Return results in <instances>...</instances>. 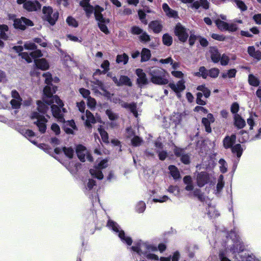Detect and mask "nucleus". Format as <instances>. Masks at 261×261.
<instances>
[{
  "label": "nucleus",
  "instance_id": "nucleus-36",
  "mask_svg": "<svg viewBox=\"0 0 261 261\" xmlns=\"http://www.w3.org/2000/svg\"><path fill=\"white\" fill-rule=\"evenodd\" d=\"M38 110L41 113L44 114L48 109V107L43 102L38 101L37 102Z\"/></svg>",
  "mask_w": 261,
  "mask_h": 261
},
{
  "label": "nucleus",
  "instance_id": "nucleus-44",
  "mask_svg": "<svg viewBox=\"0 0 261 261\" xmlns=\"http://www.w3.org/2000/svg\"><path fill=\"white\" fill-rule=\"evenodd\" d=\"M236 70L234 69H230L228 70L226 72L223 73L222 74V77L223 78L233 77L236 76Z\"/></svg>",
  "mask_w": 261,
  "mask_h": 261
},
{
  "label": "nucleus",
  "instance_id": "nucleus-45",
  "mask_svg": "<svg viewBox=\"0 0 261 261\" xmlns=\"http://www.w3.org/2000/svg\"><path fill=\"white\" fill-rule=\"evenodd\" d=\"M228 251H222L219 253V258L221 261H231L228 258Z\"/></svg>",
  "mask_w": 261,
  "mask_h": 261
},
{
  "label": "nucleus",
  "instance_id": "nucleus-24",
  "mask_svg": "<svg viewBox=\"0 0 261 261\" xmlns=\"http://www.w3.org/2000/svg\"><path fill=\"white\" fill-rule=\"evenodd\" d=\"M159 62L162 64H170L172 66V69L175 70L179 67L178 62H174L171 57H168L165 59H161Z\"/></svg>",
  "mask_w": 261,
  "mask_h": 261
},
{
  "label": "nucleus",
  "instance_id": "nucleus-32",
  "mask_svg": "<svg viewBox=\"0 0 261 261\" xmlns=\"http://www.w3.org/2000/svg\"><path fill=\"white\" fill-rule=\"evenodd\" d=\"M195 75L198 76H202L203 79H206L208 76V70L203 66L200 67L199 71L195 73Z\"/></svg>",
  "mask_w": 261,
  "mask_h": 261
},
{
  "label": "nucleus",
  "instance_id": "nucleus-8",
  "mask_svg": "<svg viewBox=\"0 0 261 261\" xmlns=\"http://www.w3.org/2000/svg\"><path fill=\"white\" fill-rule=\"evenodd\" d=\"M32 119H36V121H34L39 128V131L43 133L46 130V122L47 120L44 116L40 115L37 112H34L31 116Z\"/></svg>",
  "mask_w": 261,
  "mask_h": 261
},
{
  "label": "nucleus",
  "instance_id": "nucleus-60",
  "mask_svg": "<svg viewBox=\"0 0 261 261\" xmlns=\"http://www.w3.org/2000/svg\"><path fill=\"white\" fill-rule=\"evenodd\" d=\"M138 15L140 19L141 20L142 22L146 24L147 23V21L145 19L146 14L142 10H139L138 11Z\"/></svg>",
  "mask_w": 261,
  "mask_h": 261
},
{
  "label": "nucleus",
  "instance_id": "nucleus-37",
  "mask_svg": "<svg viewBox=\"0 0 261 261\" xmlns=\"http://www.w3.org/2000/svg\"><path fill=\"white\" fill-rule=\"evenodd\" d=\"M128 60V57L126 54L122 55H118L116 58V62L118 63L123 62L124 64H126Z\"/></svg>",
  "mask_w": 261,
  "mask_h": 261
},
{
  "label": "nucleus",
  "instance_id": "nucleus-35",
  "mask_svg": "<svg viewBox=\"0 0 261 261\" xmlns=\"http://www.w3.org/2000/svg\"><path fill=\"white\" fill-rule=\"evenodd\" d=\"M8 30V27L6 25H1L0 24V37L3 39L6 40L8 38V36L6 33Z\"/></svg>",
  "mask_w": 261,
  "mask_h": 261
},
{
  "label": "nucleus",
  "instance_id": "nucleus-51",
  "mask_svg": "<svg viewBox=\"0 0 261 261\" xmlns=\"http://www.w3.org/2000/svg\"><path fill=\"white\" fill-rule=\"evenodd\" d=\"M99 132L100 134L101 138L104 142L108 143V133L101 128H98Z\"/></svg>",
  "mask_w": 261,
  "mask_h": 261
},
{
  "label": "nucleus",
  "instance_id": "nucleus-19",
  "mask_svg": "<svg viewBox=\"0 0 261 261\" xmlns=\"http://www.w3.org/2000/svg\"><path fill=\"white\" fill-rule=\"evenodd\" d=\"M36 67L42 70H45L49 68V64L45 59H40L34 61Z\"/></svg>",
  "mask_w": 261,
  "mask_h": 261
},
{
  "label": "nucleus",
  "instance_id": "nucleus-2",
  "mask_svg": "<svg viewBox=\"0 0 261 261\" xmlns=\"http://www.w3.org/2000/svg\"><path fill=\"white\" fill-rule=\"evenodd\" d=\"M230 251L234 255V261H257L245 250L244 246L239 240L231 247Z\"/></svg>",
  "mask_w": 261,
  "mask_h": 261
},
{
  "label": "nucleus",
  "instance_id": "nucleus-14",
  "mask_svg": "<svg viewBox=\"0 0 261 261\" xmlns=\"http://www.w3.org/2000/svg\"><path fill=\"white\" fill-rule=\"evenodd\" d=\"M210 179V175L206 172H201L196 175V183L198 187H202L208 182Z\"/></svg>",
  "mask_w": 261,
  "mask_h": 261
},
{
  "label": "nucleus",
  "instance_id": "nucleus-10",
  "mask_svg": "<svg viewBox=\"0 0 261 261\" xmlns=\"http://www.w3.org/2000/svg\"><path fill=\"white\" fill-rule=\"evenodd\" d=\"M107 160H102L94 169H90L91 174L99 179H102L103 176L100 170L107 167Z\"/></svg>",
  "mask_w": 261,
  "mask_h": 261
},
{
  "label": "nucleus",
  "instance_id": "nucleus-18",
  "mask_svg": "<svg viewBox=\"0 0 261 261\" xmlns=\"http://www.w3.org/2000/svg\"><path fill=\"white\" fill-rule=\"evenodd\" d=\"M82 119L85 121V124L88 126H91V124L94 123L96 122L93 114L88 110L86 111L85 115L82 116Z\"/></svg>",
  "mask_w": 261,
  "mask_h": 261
},
{
  "label": "nucleus",
  "instance_id": "nucleus-63",
  "mask_svg": "<svg viewBox=\"0 0 261 261\" xmlns=\"http://www.w3.org/2000/svg\"><path fill=\"white\" fill-rule=\"evenodd\" d=\"M143 32V30L138 27H133L131 29V32L133 34L141 35Z\"/></svg>",
  "mask_w": 261,
  "mask_h": 261
},
{
  "label": "nucleus",
  "instance_id": "nucleus-47",
  "mask_svg": "<svg viewBox=\"0 0 261 261\" xmlns=\"http://www.w3.org/2000/svg\"><path fill=\"white\" fill-rule=\"evenodd\" d=\"M208 76L213 78L217 77L219 74V70L218 68H214L208 70Z\"/></svg>",
  "mask_w": 261,
  "mask_h": 261
},
{
  "label": "nucleus",
  "instance_id": "nucleus-57",
  "mask_svg": "<svg viewBox=\"0 0 261 261\" xmlns=\"http://www.w3.org/2000/svg\"><path fill=\"white\" fill-rule=\"evenodd\" d=\"M220 61L222 65H226L229 62V58L226 55L223 54L220 57Z\"/></svg>",
  "mask_w": 261,
  "mask_h": 261
},
{
  "label": "nucleus",
  "instance_id": "nucleus-30",
  "mask_svg": "<svg viewBox=\"0 0 261 261\" xmlns=\"http://www.w3.org/2000/svg\"><path fill=\"white\" fill-rule=\"evenodd\" d=\"M151 57L150 51L146 48L142 49L141 51V62L148 61Z\"/></svg>",
  "mask_w": 261,
  "mask_h": 261
},
{
  "label": "nucleus",
  "instance_id": "nucleus-12",
  "mask_svg": "<svg viewBox=\"0 0 261 261\" xmlns=\"http://www.w3.org/2000/svg\"><path fill=\"white\" fill-rule=\"evenodd\" d=\"M42 55L41 51L38 49H36L31 52L30 54L25 52L19 54V56H20L21 58L24 59L28 63H31L33 59H34L35 61L36 60V59L41 57Z\"/></svg>",
  "mask_w": 261,
  "mask_h": 261
},
{
  "label": "nucleus",
  "instance_id": "nucleus-52",
  "mask_svg": "<svg viewBox=\"0 0 261 261\" xmlns=\"http://www.w3.org/2000/svg\"><path fill=\"white\" fill-rule=\"evenodd\" d=\"M139 39L142 42H149L150 40V36L147 33L145 32H143L140 36H139Z\"/></svg>",
  "mask_w": 261,
  "mask_h": 261
},
{
  "label": "nucleus",
  "instance_id": "nucleus-55",
  "mask_svg": "<svg viewBox=\"0 0 261 261\" xmlns=\"http://www.w3.org/2000/svg\"><path fill=\"white\" fill-rule=\"evenodd\" d=\"M223 176L221 175L219 176V178L218 179V184L217 185V190L218 192H220L223 187L224 182H223Z\"/></svg>",
  "mask_w": 261,
  "mask_h": 261
},
{
  "label": "nucleus",
  "instance_id": "nucleus-27",
  "mask_svg": "<svg viewBox=\"0 0 261 261\" xmlns=\"http://www.w3.org/2000/svg\"><path fill=\"white\" fill-rule=\"evenodd\" d=\"M175 153L178 156H181V161L185 164H188L190 163V158L187 154H182V150L180 149H176Z\"/></svg>",
  "mask_w": 261,
  "mask_h": 261
},
{
  "label": "nucleus",
  "instance_id": "nucleus-28",
  "mask_svg": "<svg viewBox=\"0 0 261 261\" xmlns=\"http://www.w3.org/2000/svg\"><path fill=\"white\" fill-rule=\"evenodd\" d=\"M234 119V124L239 128H242L245 125V120L239 115L236 114Z\"/></svg>",
  "mask_w": 261,
  "mask_h": 261
},
{
  "label": "nucleus",
  "instance_id": "nucleus-59",
  "mask_svg": "<svg viewBox=\"0 0 261 261\" xmlns=\"http://www.w3.org/2000/svg\"><path fill=\"white\" fill-rule=\"evenodd\" d=\"M146 207L145 204L143 201L139 202L137 205V210L139 213H142Z\"/></svg>",
  "mask_w": 261,
  "mask_h": 261
},
{
  "label": "nucleus",
  "instance_id": "nucleus-39",
  "mask_svg": "<svg viewBox=\"0 0 261 261\" xmlns=\"http://www.w3.org/2000/svg\"><path fill=\"white\" fill-rule=\"evenodd\" d=\"M119 84L121 85H125L129 86H132V82L130 79L126 76L122 75L119 79Z\"/></svg>",
  "mask_w": 261,
  "mask_h": 261
},
{
  "label": "nucleus",
  "instance_id": "nucleus-50",
  "mask_svg": "<svg viewBox=\"0 0 261 261\" xmlns=\"http://www.w3.org/2000/svg\"><path fill=\"white\" fill-rule=\"evenodd\" d=\"M202 122L205 126V130L207 133H211L212 129L210 126V124L212 123V122H210L208 119H205L204 118L202 119Z\"/></svg>",
  "mask_w": 261,
  "mask_h": 261
},
{
  "label": "nucleus",
  "instance_id": "nucleus-62",
  "mask_svg": "<svg viewBox=\"0 0 261 261\" xmlns=\"http://www.w3.org/2000/svg\"><path fill=\"white\" fill-rule=\"evenodd\" d=\"M110 63L108 60H105L101 65V67L103 69L102 72L105 73L109 70Z\"/></svg>",
  "mask_w": 261,
  "mask_h": 261
},
{
  "label": "nucleus",
  "instance_id": "nucleus-4",
  "mask_svg": "<svg viewBox=\"0 0 261 261\" xmlns=\"http://www.w3.org/2000/svg\"><path fill=\"white\" fill-rule=\"evenodd\" d=\"M131 249L136 252L140 255L142 254L145 255L146 257L150 260H159L158 255L149 253L150 251L156 250L155 247L149 245L146 243L140 242L137 246H133Z\"/></svg>",
  "mask_w": 261,
  "mask_h": 261
},
{
  "label": "nucleus",
  "instance_id": "nucleus-46",
  "mask_svg": "<svg viewBox=\"0 0 261 261\" xmlns=\"http://www.w3.org/2000/svg\"><path fill=\"white\" fill-rule=\"evenodd\" d=\"M87 103L88 107L91 110L94 109L96 105V101L95 99L94 98H92L90 96L88 99H87Z\"/></svg>",
  "mask_w": 261,
  "mask_h": 261
},
{
  "label": "nucleus",
  "instance_id": "nucleus-34",
  "mask_svg": "<svg viewBox=\"0 0 261 261\" xmlns=\"http://www.w3.org/2000/svg\"><path fill=\"white\" fill-rule=\"evenodd\" d=\"M163 44L167 46H170L173 41L172 37L168 34H165L163 36Z\"/></svg>",
  "mask_w": 261,
  "mask_h": 261
},
{
  "label": "nucleus",
  "instance_id": "nucleus-7",
  "mask_svg": "<svg viewBox=\"0 0 261 261\" xmlns=\"http://www.w3.org/2000/svg\"><path fill=\"white\" fill-rule=\"evenodd\" d=\"M108 226L112 228L113 230L118 233V236L122 241H124L128 245H130L132 243V240L130 238L125 236L124 232L122 230H119L118 225L115 222L109 220L108 222Z\"/></svg>",
  "mask_w": 261,
  "mask_h": 261
},
{
  "label": "nucleus",
  "instance_id": "nucleus-11",
  "mask_svg": "<svg viewBox=\"0 0 261 261\" xmlns=\"http://www.w3.org/2000/svg\"><path fill=\"white\" fill-rule=\"evenodd\" d=\"M175 34L181 42H185L188 38L189 34L186 29L180 23H178L174 30Z\"/></svg>",
  "mask_w": 261,
  "mask_h": 261
},
{
  "label": "nucleus",
  "instance_id": "nucleus-21",
  "mask_svg": "<svg viewBox=\"0 0 261 261\" xmlns=\"http://www.w3.org/2000/svg\"><path fill=\"white\" fill-rule=\"evenodd\" d=\"M64 128L67 134H73V130L76 129L74 122L73 120L67 121L65 123Z\"/></svg>",
  "mask_w": 261,
  "mask_h": 261
},
{
  "label": "nucleus",
  "instance_id": "nucleus-29",
  "mask_svg": "<svg viewBox=\"0 0 261 261\" xmlns=\"http://www.w3.org/2000/svg\"><path fill=\"white\" fill-rule=\"evenodd\" d=\"M181 119V114L178 113L173 114L170 117L171 123L175 126L180 123Z\"/></svg>",
  "mask_w": 261,
  "mask_h": 261
},
{
  "label": "nucleus",
  "instance_id": "nucleus-17",
  "mask_svg": "<svg viewBox=\"0 0 261 261\" xmlns=\"http://www.w3.org/2000/svg\"><path fill=\"white\" fill-rule=\"evenodd\" d=\"M185 81L181 80L179 81L176 84L174 83H170L169 87L173 90L175 93H180L185 90L186 87L185 85Z\"/></svg>",
  "mask_w": 261,
  "mask_h": 261
},
{
  "label": "nucleus",
  "instance_id": "nucleus-33",
  "mask_svg": "<svg viewBox=\"0 0 261 261\" xmlns=\"http://www.w3.org/2000/svg\"><path fill=\"white\" fill-rule=\"evenodd\" d=\"M169 169L174 179H176L180 177V174L176 167L174 166H170Z\"/></svg>",
  "mask_w": 261,
  "mask_h": 261
},
{
  "label": "nucleus",
  "instance_id": "nucleus-61",
  "mask_svg": "<svg viewBox=\"0 0 261 261\" xmlns=\"http://www.w3.org/2000/svg\"><path fill=\"white\" fill-rule=\"evenodd\" d=\"M142 140L138 136H135L131 141L132 144L134 146H138L140 145L142 142Z\"/></svg>",
  "mask_w": 261,
  "mask_h": 261
},
{
  "label": "nucleus",
  "instance_id": "nucleus-43",
  "mask_svg": "<svg viewBox=\"0 0 261 261\" xmlns=\"http://www.w3.org/2000/svg\"><path fill=\"white\" fill-rule=\"evenodd\" d=\"M233 2L236 3L237 7L242 11H245L247 10V6L242 1L234 0Z\"/></svg>",
  "mask_w": 261,
  "mask_h": 261
},
{
  "label": "nucleus",
  "instance_id": "nucleus-40",
  "mask_svg": "<svg viewBox=\"0 0 261 261\" xmlns=\"http://www.w3.org/2000/svg\"><path fill=\"white\" fill-rule=\"evenodd\" d=\"M220 54L219 53L217 50L214 49L213 51H212L211 59L214 62H218L220 60Z\"/></svg>",
  "mask_w": 261,
  "mask_h": 261
},
{
  "label": "nucleus",
  "instance_id": "nucleus-48",
  "mask_svg": "<svg viewBox=\"0 0 261 261\" xmlns=\"http://www.w3.org/2000/svg\"><path fill=\"white\" fill-rule=\"evenodd\" d=\"M21 99H12L11 100V104L13 109H18L21 105Z\"/></svg>",
  "mask_w": 261,
  "mask_h": 261
},
{
  "label": "nucleus",
  "instance_id": "nucleus-25",
  "mask_svg": "<svg viewBox=\"0 0 261 261\" xmlns=\"http://www.w3.org/2000/svg\"><path fill=\"white\" fill-rule=\"evenodd\" d=\"M162 8L166 13V15L169 17H175L177 16V12L170 9L169 6L166 3H164L162 6Z\"/></svg>",
  "mask_w": 261,
  "mask_h": 261
},
{
  "label": "nucleus",
  "instance_id": "nucleus-38",
  "mask_svg": "<svg viewBox=\"0 0 261 261\" xmlns=\"http://www.w3.org/2000/svg\"><path fill=\"white\" fill-rule=\"evenodd\" d=\"M232 151L233 153H236L237 156L240 158L242 155L243 148L240 144H238L232 148Z\"/></svg>",
  "mask_w": 261,
  "mask_h": 261
},
{
  "label": "nucleus",
  "instance_id": "nucleus-16",
  "mask_svg": "<svg viewBox=\"0 0 261 261\" xmlns=\"http://www.w3.org/2000/svg\"><path fill=\"white\" fill-rule=\"evenodd\" d=\"M41 5L37 1H27L23 5L25 9L29 11H35L40 9Z\"/></svg>",
  "mask_w": 261,
  "mask_h": 261
},
{
  "label": "nucleus",
  "instance_id": "nucleus-23",
  "mask_svg": "<svg viewBox=\"0 0 261 261\" xmlns=\"http://www.w3.org/2000/svg\"><path fill=\"white\" fill-rule=\"evenodd\" d=\"M248 53L253 58L259 61L261 59V52L259 50H256L254 46H249L248 48Z\"/></svg>",
  "mask_w": 261,
  "mask_h": 261
},
{
  "label": "nucleus",
  "instance_id": "nucleus-53",
  "mask_svg": "<svg viewBox=\"0 0 261 261\" xmlns=\"http://www.w3.org/2000/svg\"><path fill=\"white\" fill-rule=\"evenodd\" d=\"M79 92L82 95L83 98L85 99H88L90 97V92L89 90L84 89V88H80L79 89Z\"/></svg>",
  "mask_w": 261,
  "mask_h": 261
},
{
  "label": "nucleus",
  "instance_id": "nucleus-56",
  "mask_svg": "<svg viewBox=\"0 0 261 261\" xmlns=\"http://www.w3.org/2000/svg\"><path fill=\"white\" fill-rule=\"evenodd\" d=\"M96 7V6H95L94 8L92 6L89 5L87 7H85V8H84L88 17L93 12V11L95 12V9Z\"/></svg>",
  "mask_w": 261,
  "mask_h": 261
},
{
  "label": "nucleus",
  "instance_id": "nucleus-1",
  "mask_svg": "<svg viewBox=\"0 0 261 261\" xmlns=\"http://www.w3.org/2000/svg\"><path fill=\"white\" fill-rule=\"evenodd\" d=\"M45 78V82L47 85L43 89V100L48 105L53 104L51 106L53 116L58 119L59 121H63V113L65 109L63 108V103L57 95H53L56 93L57 87L50 85L52 81L51 75L49 72L43 74Z\"/></svg>",
  "mask_w": 261,
  "mask_h": 261
},
{
  "label": "nucleus",
  "instance_id": "nucleus-13",
  "mask_svg": "<svg viewBox=\"0 0 261 261\" xmlns=\"http://www.w3.org/2000/svg\"><path fill=\"white\" fill-rule=\"evenodd\" d=\"M13 25L16 29L23 30L25 29L26 25L32 26L33 25V23L29 19L24 17H21L20 19H15L14 20Z\"/></svg>",
  "mask_w": 261,
  "mask_h": 261
},
{
  "label": "nucleus",
  "instance_id": "nucleus-54",
  "mask_svg": "<svg viewBox=\"0 0 261 261\" xmlns=\"http://www.w3.org/2000/svg\"><path fill=\"white\" fill-rule=\"evenodd\" d=\"M24 47L28 50H34L37 48V46L33 42H27L24 44Z\"/></svg>",
  "mask_w": 261,
  "mask_h": 261
},
{
  "label": "nucleus",
  "instance_id": "nucleus-31",
  "mask_svg": "<svg viewBox=\"0 0 261 261\" xmlns=\"http://www.w3.org/2000/svg\"><path fill=\"white\" fill-rule=\"evenodd\" d=\"M215 23L218 28L221 31H227L228 23L224 22L220 19L216 20Z\"/></svg>",
  "mask_w": 261,
  "mask_h": 261
},
{
  "label": "nucleus",
  "instance_id": "nucleus-64",
  "mask_svg": "<svg viewBox=\"0 0 261 261\" xmlns=\"http://www.w3.org/2000/svg\"><path fill=\"white\" fill-rule=\"evenodd\" d=\"M66 21L69 25H71L74 27L77 26V22L76 21L75 19L71 17H68L66 19Z\"/></svg>",
  "mask_w": 261,
  "mask_h": 261
},
{
  "label": "nucleus",
  "instance_id": "nucleus-49",
  "mask_svg": "<svg viewBox=\"0 0 261 261\" xmlns=\"http://www.w3.org/2000/svg\"><path fill=\"white\" fill-rule=\"evenodd\" d=\"M106 114L107 116H108L109 118L111 120H115L118 119V116L117 114L113 112L111 110H107L106 111Z\"/></svg>",
  "mask_w": 261,
  "mask_h": 261
},
{
  "label": "nucleus",
  "instance_id": "nucleus-22",
  "mask_svg": "<svg viewBox=\"0 0 261 261\" xmlns=\"http://www.w3.org/2000/svg\"><path fill=\"white\" fill-rule=\"evenodd\" d=\"M149 28L155 33H160L162 29V25L159 21H152L149 24Z\"/></svg>",
  "mask_w": 261,
  "mask_h": 261
},
{
  "label": "nucleus",
  "instance_id": "nucleus-58",
  "mask_svg": "<svg viewBox=\"0 0 261 261\" xmlns=\"http://www.w3.org/2000/svg\"><path fill=\"white\" fill-rule=\"evenodd\" d=\"M220 165V168L221 172L224 173L227 171V167L226 162L223 159H220L219 161Z\"/></svg>",
  "mask_w": 261,
  "mask_h": 261
},
{
  "label": "nucleus",
  "instance_id": "nucleus-6",
  "mask_svg": "<svg viewBox=\"0 0 261 261\" xmlns=\"http://www.w3.org/2000/svg\"><path fill=\"white\" fill-rule=\"evenodd\" d=\"M42 12L43 19L48 21L51 25H54L58 18V13L57 11L54 12L51 7L49 6L44 7Z\"/></svg>",
  "mask_w": 261,
  "mask_h": 261
},
{
  "label": "nucleus",
  "instance_id": "nucleus-9",
  "mask_svg": "<svg viewBox=\"0 0 261 261\" xmlns=\"http://www.w3.org/2000/svg\"><path fill=\"white\" fill-rule=\"evenodd\" d=\"M76 152L79 159L82 162H85L87 160L89 162L93 161L92 156L88 153L86 147L82 145L76 146Z\"/></svg>",
  "mask_w": 261,
  "mask_h": 261
},
{
  "label": "nucleus",
  "instance_id": "nucleus-41",
  "mask_svg": "<svg viewBox=\"0 0 261 261\" xmlns=\"http://www.w3.org/2000/svg\"><path fill=\"white\" fill-rule=\"evenodd\" d=\"M248 82L251 85L253 86H257L259 84L258 79L252 74L249 75Z\"/></svg>",
  "mask_w": 261,
  "mask_h": 261
},
{
  "label": "nucleus",
  "instance_id": "nucleus-3",
  "mask_svg": "<svg viewBox=\"0 0 261 261\" xmlns=\"http://www.w3.org/2000/svg\"><path fill=\"white\" fill-rule=\"evenodd\" d=\"M147 72L150 76V81L152 83L159 85L168 84L169 80L166 77V74L168 73L165 70L149 68Z\"/></svg>",
  "mask_w": 261,
  "mask_h": 261
},
{
  "label": "nucleus",
  "instance_id": "nucleus-26",
  "mask_svg": "<svg viewBox=\"0 0 261 261\" xmlns=\"http://www.w3.org/2000/svg\"><path fill=\"white\" fill-rule=\"evenodd\" d=\"M236 139L235 135H232L230 137H226L223 141L224 146L225 148H230L234 143Z\"/></svg>",
  "mask_w": 261,
  "mask_h": 261
},
{
  "label": "nucleus",
  "instance_id": "nucleus-42",
  "mask_svg": "<svg viewBox=\"0 0 261 261\" xmlns=\"http://www.w3.org/2000/svg\"><path fill=\"white\" fill-rule=\"evenodd\" d=\"M63 151L66 156L69 159H71L74 154V150L71 147H66L63 148Z\"/></svg>",
  "mask_w": 261,
  "mask_h": 261
},
{
  "label": "nucleus",
  "instance_id": "nucleus-15",
  "mask_svg": "<svg viewBox=\"0 0 261 261\" xmlns=\"http://www.w3.org/2000/svg\"><path fill=\"white\" fill-rule=\"evenodd\" d=\"M136 74L138 76L137 82L140 87L145 85L148 83V80L146 76V74L142 69H137L136 70Z\"/></svg>",
  "mask_w": 261,
  "mask_h": 261
},
{
  "label": "nucleus",
  "instance_id": "nucleus-5",
  "mask_svg": "<svg viewBox=\"0 0 261 261\" xmlns=\"http://www.w3.org/2000/svg\"><path fill=\"white\" fill-rule=\"evenodd\" d=\"M103 11V9L99 6H96L95 9V17L97 21L100 30L104 33L108 34L109 33V30L106 24L109 22V20L103 17L101 12Z\"/></svg>",
  "mask_w": 261,
  "mask_h": 261
},
{
  "label": "nucleus",
  "instance_id": "nucleus-20",
  "mask_svg": "<svg viewBox=\"0 0 261 261\" xmlns=\"http://www.w3.org/2000/svg\"><path fill=\"white\" fill-rule=\"evenodd\" d=\"M91 87L95 93H98L99 90L104 92L106 91L103 84L99 80L91 82Z\"/></svg>",
  "mask_w": 261,
  "mask_h": 261
}]
</instances>
